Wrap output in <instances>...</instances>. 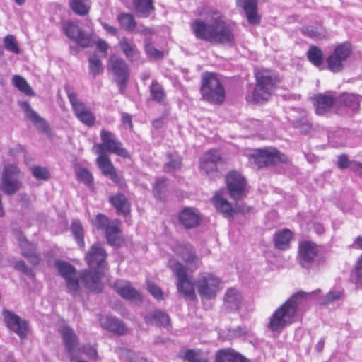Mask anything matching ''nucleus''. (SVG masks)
I'll list each match as a JSON object with an SVG mask.
<instances>
[{
  "instance_id": "33",
  "label": "nucleus",
  "mask_w": 362,
  "mask_h": 362,
  "mask_svg": "<svg viewBox=\"0 0 362 362\" xmlns=\"http://www.w3.org/2000/svg\"><path fill=\"white\" fill-rule=\"evenodd\" d=\"M177 357L188 362H209L207 355L200 350L182 349Z\"/></svg>"
},
{
  "instance_id": "15",
  "label": "nucleus",
  "mask_w": 362,
  "mask_h": 362,
  "mask_svg": "<svg viewBox=\"0 0 362 362\" xmlns=\"http://www.w3.org/2000/svg\"><path fill=\"white\" fill-rule=\"evenodd\" d=\"M103 270L101 269H85L80 274L81 282L90 291L100 292L103 290L101 277L103 275Z\"/></svg>"
},
{
  "instance_id": "37",
  "label": "nucleus",
  "mask_w": 362,
  "mask_h": 362,
  "mask_svg": "<svg viewBox=\"0 0 362 362\" xmlns=\"http://www.w3.org/2000/svg\"><path fill=\"white\" fill-rule=\"evenodd\" d=\"M109 202L119 214H126L130 211V204L126 197L122 194H117L110 197Z\"/></svg>"
},
{
  "instance_id": "14",
  "label": "nucleus",
  "mask_w": 362,
  "mask_h": 362,
  "mask_svg": "<svg viewBox=\"0 0 362 362\" xmlns=\"http://www.w3.org/2000/svg\"><path fill=\"white\" fill-rule=\"evenodd\" d=\"M55 267L59 274L65 280L69 292L76 294L79 288V282L76 277L75 268L69 263L64 261H57Z\"/></svg>"
},
{
  "instance_id": "17",
  "label": "nucleus",
  "mask_w": 362,
  "mask_h": 362,
  "mask_svg": "<svg viewBox=\"0 0 362 362\" xmlns=\"http://www.w3.org/2000/svg\"><path fill=\"white\" fill-rule=\"evenodd\" d=\"M317 254L318 248L315 243L305 241L299 245L298 261L303 268H310Z\"/></svg>"
},
{
  "instance_id": "11",
  "label": "nucleus",
  "mask_w": 362,
  "mask_h": 362,
  "mask_svg": "<svg viewBox=\"0 0 362 362\" xmlns=\"http://www.w3.org/2000/svg\"><path fill=\"white\" fill-rule=\"evenodd\" d=\"M250 161L259 168H264L288 161L287 156L274 148L260 149L252 155Z\"/></svg>"
},
{
  "instance_id": "41",
  "label": "nucleus",
  "mask_w": 362,
  "mask_h": 362,
  "mask_svg": "<svg viewBox=\"0 0 362 362\" xmlns=\"http://www.w3.org/2000/svg\"><path fill=\"white\" fill-rule=\"evenodd\" d=\"M108 243L111 245H117L120 243L119 238V223L115 220L111 222L110 226L105 232Z\"/></svg>"
},
{
  "instance_id": "35",
  "label": "nucleus",
  "mask_w": 362,
  "mask_h": 362,
  "mask_svg": "<svg viewBox=\"0 0 362 362\" xmlns=\"http://www.w3.org/2000/svg\"><path fill=\"white\" fill-rule=\"evenodd\" d=\"M146 323L154 324L160 326H167L170 324V317L165 313L156 310L144 316Z\"/></svg>"
},
{
  "instance_id": "64",
  "label": "nucleus",
  "mask_w": 362,
  "mask_h": 362,
  "mask_svg": "<svg viewBox=\"0 0 362 362\" xmlns=\"http://www.w3.org/2000/svg\"><path fill=\"white\" fill-rule=\"evenodd\" d=\"M351 162H349L348 157L345 154H342L339 157L337 165L341 169H346L348 167L350 168V163Z\"/></svg>"
},
{
  "instance_id": "46",
  "label": "nucleus",
  "mask_w": 362,
  "mask_h": 362,
  "mask_svg": "<svg viewBox=\"0 0 362 362\" xmlns=\"http://www.w3.org/2000/svg\"><path fill=\"white\" fill-rule=\"evenodd\" d=\"M308 60L315 66H320L323 62L322 51L316 46L310 47L307 52Z\"/></svg>"
},
{
  "instance_id": "47",
  "label": "nucleus",
  "mask_w": 362,
  "mask_h": 362,
  "mask_svg": "<svg viewBox=\"0 0 362 362\" xmlns=\"http://www.w3.org/2000/svg\"><path fill=\"white\" fill-rule=\"evenodd\" d=\"M344 61L335 55L334 53H332L327 58V63L328 69L333 73H339L344 69Z\"/></svg>"
},
{
  "instance_id": "38",
  "label": "nucleus",
  "mask_w": 362,
  "mask_h": 362,
  "mask_svg": "<svg viewBox=\"0 0 362 362\" xmlns=\"http://www.w3.org/2000/svg\"><path fill=\"white\" fill-rule=\"evenodd\" d=\"M213 202L216 209L223 214L225 217L230 218L233 216L235 210L233 209L228 200L218 194H216L213 197Z\"/></svg>"
},
{
  "instance_id": "16",
  "label": "nucleus",
  "mask_w": 362,
  "mask_h": 362,
  "mask_svg": "<svg viewBox=\"0 0 362 362\" xmlns=\"http://www.w3.org/2000/svg\"><path fill=\"white\" fill-rule=\"evenodd\" d=\"M222 162L219 153L216 150H209L200 159V168L211 177L218 176V165Z\"/></svg>"
},
{
  "instance_id": "36",
  "label": "nucleus",
  "mask_w": 362,
  "mask_h": 362,
  "mask_svg": "<svg viewBox=\"0 0 362 362\" xmlns=\"http://www.w3.org/2000/svg\"><path fill=\"white\" fill-rule=\"evenodd\" d=\"M134 6L137 14L148 18L155 11L153 0H134Z\"/></svg>"
},
{
  "instance_id": "32",
  "label": "nucleus",
  "mask_w": 362,
  "mask_h": 362,
  "mask_svg": "<svg viewBox=\"0 0 362 362\" xmlns=\"http://www.w3.org/2000/svg\"><path fill=\"white\" fill-rule=\"evenodd\" d=\"M224 305L230 310L239 309L242 303V296L238 290L230 288L227 290L224 296Z\"/></svg>"
},
{
  "instance_id": "23",
  "label": "nucleus",
  "mask_w": 362,
  "mask_h": 362,
  "mask_svg": "<svg viewBox=\"0 0 362 362\" xmlns=\"http://www.w3.org/2000/svg\"><path fill=\"white\" fill-rule=\"evenodd\" d=\"M16 238L18 241L22 255L26 257L32 264H38L41 257L37 251L36 247L29 243L21 232L17 233Z\"/></svg>"
},
{
  "instance_id": "49",
  "label": "nucleus",
  "mask_w": 362,
  "mask_h": 362,
  "mask_svg": "<svg viewBox=\"0 0 362 362\" xmlns=\"http://www.w3.org/2000/svg\"><path fill=\"white\" fill-rule=\"evenodd\" d=\"M89 72L93 76H96L103 71V64L98 57L95 54H91L88 59Z\"/></svg>"
},
{
  "instance_id": "54",
  "label": "nucleus",
  "mask_w": 362,
  "mask_h": 362,
  "mask_svg": "<svg viewBox=\"0 0 362 362\" xmlns=\"http://www.w3.org/2000/svg\"><path fill=\"white\" fill-rule=\"evenodd\" d=\"M33 175L37 179L40 180H47L50 177L49 170L41 166H35L32 168Z\"/></svg>"
},
{
  "instance_id": "55",
  "label": "nucleus",
  "mask_w": 362,
  "mask_h": 362,
  "mask_svg": "<svg viewBox=\"0 0 362 362\" xmlns=\"http://www.w3.org/2000/svg\"><path fill=\"white\" fill-rule=\"evenodd\" d=\"M170 160L164 166V170L170 172L171 170L177 169L180 168L182 164V159L180 156L173 157L169 155Z\"/></svg>"
},
{
  "instance_id": "62",
  "label": "nucleus",
  "mask_w": 362,
  "mask_h": 362,
  "mask_svg": "<svg viewBox=\"0 0 362 362\" xmlns=\"http://www.w3.org/2000/svg\"><path fill=\"white\" fill-rule=\"evenodd\" d=\"M341 131H338L335 133V134H333L332 136H329V142L333 144V146L336 147L339 146H343L345 145V140L344 139H341L339 141H335V137L341 136L342 134Z\"/></svg>"
},
{
  "instance_id": "59",
  "label": "nucleus",
  "mask_w": 362,
  "mask_h": 362,
  "mask_svg": "<svg viewBox=\"0 0 362 362\" xmlns=\"http://www.w3.org/2000/svg\"><path fill=\"white\" fill-rule=\"evenodd\" d=\"M147 286L148 291L154 298L158 300L163 298V291L158 286L151 282H148Z\"/></svg>"
},
{
  "instance_id": "8",
  "label": "nucleus",
  "mask_w": 362,
  "mask_h": 362,
  "mask_svg": "<svg viewBox=\"0 0 362 362\" xmlns=\"http://www.w3.org/2000/svg\"><path fill=\"white\" fill-rule=\"evenodd\" d=\"M168 267L177 279V291L185 296L190 299H194L196 295L194 284L192 282L190 277L187 275L186 268L181 263L174 259H170L168 262Z\"/></svg>"
},
{
  "instance_id": "51",
  "label": "nucleus",
  "mask_w": 362,
  "mask_h": 362,
  "mask_svg": "<svg viewBox=\"0 0 362 362\" xmlns=\"http://www.w3.org/2000/svg\"><path fill=\"white\" fill-rule=\"evenodd\" d=\"M91 223L98 229L105 232L110 226L111 222H110L109 218L105 214H98L91 220Z\"/></svg>"
},
{
  "instance_id": "44",
  "label": "nucleus",
  "mask_w": 362,
  "mask_h": 362,
  "mask_svg": "<svg viewBox=\"0 0 362 362\" xmlns=\"http://www.w3.org/2000/svg\"><path fill=\"white\" fill-rule=\"evenodd\" d=\"M13 85L22 93L29 96L35 95V93L25 79L19 75H14L12 78Z\"/></svg>"
},
{
  "instance_id": "42",
  "label": "nucleus",
  "mask_w": 362,
  "mask_h": 362,
  "mask_svg": "<svg viewBox=\"0 0 362 362\" xmlns=\"http://www.w3.org/2000/svg\"><path fill=\"white\" fill-rule=\"evenodd\" d=\"M151 99L160 104H163L165 100V93L163 87L158 81H153L150 86Z\"/></svg>"
},
{
  "instance_id": "40",
  "label": "nucleus",
  "mask_w": 362,
  "mask_h": 362,
  "mask_svg": "<svg viewBox=\"0 0 362 362\" xmlns=\"http://www.w3.org/2000/svg\"><path fill=\"white\" fill-rule=\"evenodd\" d=\"M71 9L78 16H86L88 13L90 8V0H69Z\"/></svg>"
},
{
  "instance_id": "61",
  "label": "nucleus",
  "mask_w": 362,
  "mask_h": 362,
  "mask_svg": "<svg viewBox=\"0 0 362 362\" xmlns=\"http://www.w3.org/2000/svg\"><path fill=\"white\" fill-rule=\"evenodd\" d=\"M341 294L339 291H330L325 297L323 303H329L339 299Z\"/></svg>"
},
{
  "instance_id": "60",
  "label": "nucleus",
  "mask_w": 362,
  "mask_h": 362,
  "mask_svg": "<svg viewBox=\"0 0 362 362\" xmlns=\"http://www.w3.org/2000/svg\"><path fill=\"white\" fill-rule=\"evenodd\" d=\"M303 33L308 36L315 39H321L324 37L323 33H321L317 28L311 26L303 28Z\"/></svg>"
},
{
  "instance_id": "53",
  "label": "nucleus",
  "mask_w": 362,
  "mask_h": 362,
  "mask_svg": "<svg viewBox=\"0 0 362 362\" xmlns=\"http://www.w3.org/2000/svg\"><path fill=\"white\" fill-rule=\"evenodd\" d=\"M293 126L298 129L303 134H308L312 129L311 124L305 117H300L294 120Z\"/></svg>"
},
{
  "instance_id": "63",
  "label": "nucleus",
  "mask_w": 362,
  "mask_h": 362,
  "mask_svg": "<svg viewBox=\"0 0 362 362\" xmlns=\"http://www.w3.org/2000/svg\"><path fill=\"white\" fill-rule=\"evenodd\" d=\"M14 267L16 270L20 271L24 274H30L32 272L31 269L25 263V262L20 260L15 263Z\"/></svg>"
},
{
  "instance_id": "20",
  "label": "nucleus",
  "mask_w": 362,
  "mask_h": 362,
  "mask_svg": "<svg viewBox=\"0 0 362 362\" xmlns=\"http://www.w3.org/2000/svg\"><path fill=\"white\" fill-rule=\"evenodd\" d=\"M176 252L186 263L188 270L190 272H194L199 267L201 264L200 259L191 245L177 246Z\"/></svg>"
},
{
  "instance_id": "28",
  "label": "nucleus",
  "mask_w": 362,
  "mask_h": 362,
  "mask_svg": "<svg viewBox=\"0 0 362 362\" xmlns=\"http://www.w3.org/2000/svg\"><path fill=\"white\" fill-rule=\"evenodd\" d=\"M99 322L104 329L118 334H123L127 331V328L124 323L115 317L103 315L100 317Z\"/></svg>"
},
{
  "instance_id": "3",
  "label": "nucleus",
  "mask_w": 362,
  "mask_h": 362,
  "mask_svg": "<svg viewBox=\"0 0 362 362\" xmlns=\"http://www.w3.org/2000/svg\"><path fill=\"white\" fill-rule=\"evenodd\" d=\"M256 86L252 93V100L259 103L266 101L272 94L279 83L277 75L269 69H260L255 73Z\"/></svg>"
},
{
  "instance_id": "19",
  "label": "nucleus",
  "mask_w": 362,
  "mask_h": 362,
  "mask_svg": "<svg viewBox=\"0 0 362 362\" xmlns=\"http://www.w3.org/2000/svg\"><path fill=\"white\" fill-rule=\"evenodd\" d=\"M106 257L105 250L100 244L95 243L86 254L85 259L90 269L96 268L104 269Z\"/></svg>"
},
{
  "instance_id": "26",
  "label": "nucleus",
  "mask_w": 362,
  "mask_h": 362,
  "mask_svg": "<svg viewBox=\"0 0 362 362\" xmlns=\"http://www.w3.org/2000/svg\"><path fill=\"white\" fill-rule=\"evenodd\" d=\"M20 105L25 113V116L34 124L37 129L42 132L49 131V127L44 118L40 117L26 101L21 102Z\"/></svg>"
},
{
  "instance_id": "13",
  "label": "nucleus",
  "mask_w": 362,
  "mask_h": 362,
  "mask_svg": "<svg viewBox=\"0 0 362 362\" xmlns=\"http://www.w3.org/2000/svg\"><path fill=\"white\" fill-rule=\"evenodd\" d=\"M227 188L230 197L235 200L244 198L247 194V183L245 177L237 171L230 172L226 178Z\"/></svg>"
},
{
  "instance_id": "10",
  "label": "nucleus",
  "mask_w": 362,
  "mask_h": 362,
  "mask_svg": "<svg viewBox=\"0 0 362 362\" xmlns=\"http://www.w3.org/2000/svg\"><path fill=\"white\" fill-rule=\"evenodd\" d=\"M107 69L113 74L120 93H124L129 79V69L127 62L122 58L112 54L110 57Z\"/></svg>"
},
{
  "instance_id": "6",
  "label": "nucleus",
  "mask_w": 362,
  "mask_h": 362,
  "mask_svg": "<svg viewBox=\"0 0 362 362\" xmlns=\"http://www.w3.org/2000/svg\"><path fill=\"white\" fill-rule=\"evenodd\" d=\"M23 173L15 164H7L2 173L1 190L7 195L16 193L22 187Z\"/></svg>"
},
{
  "instance_id": "56",
  "label": "nucleus",
  "mask_w": 362,
  "mask_h": 362,
  "mask_svg": "<svg viewBox=\"0 0 362 362\" xmlns=\"http://www.w3.org/2000/svg\"><path fill=\"white\" fill-rule=\"evenodd\" d=\"M77 178L86 185H90L93 182L91 173L85 168H80L76 172Z\"/></svg>"
},
{
  "instance_id": "52",
  "label": "nucleus",
  "mask_w": 362,
  "mask_h": 362,
  "mask_svg": "<svg viewBox=\"0 0 362 362\" xmlns=\"http://www.w3.org/2000/svg\"><path fill=\"white\" fill-rule=\"evenodd\" d=\"M4 45L6 50L15 54L20 53V49L16 37L12 35H7L4 38Z\"/></svg>"
},
{
  "instance_id": "27",
  "label": "nucleus",
  "mask_w": 362,
  "mask_h": 362,
  "mask_svg": "<svg viewBox=\"0 0 362 362\" xmlns=\"http://www.w3.org/2000/svg\"><path fill=\"white\" fill-rule=\"evenodd\" d=\"M236 4L244 9L250 24L259 23L260 18L257 12V3L256 0H236Z\"/></svg>"
},
{
  "instance_id": "31",
  "label": "nucleus",
  "mask_w": 362,
  "mask_h": 362,
  "mask_svg": "<svg viewBox=\"0 0 362 362\" xmlns=\"http://www.w3.org/2000/svg\"><path fill=\"white\" fill-rule=\"evenodd\" d=\"M362 97L356 93H343L339 96V101L354 113L358 112Z\"/></svg>"
},
{
  "instance_id": "34",
  "label": "nucleus",
  "mask_w": 362,
  "mask_h": 362,
  "mask_svg": "<svg viewBox=\"0 0 362 362\" xmlns=\"http://www.w3.org/2000/svg\"><path fill=\"white\" fill-rule=\"evenodd\" d=\"M293 238V233L289 229H283L276 231L274 235L275 247L281 250H286Z\"/></svg>"
},
{
  "instance_id": "57",
  "label": "nucleus",
  "mask_w": 362,
  "mask_h": 362,
  "mask_svg": "<svg viewBox=\"0 0 362 362\" xmlns=\"http://www.w3.org/2000/svg\"><path fill=\"white\" fill-rule=\"evenodd\" d=\"M165 179L160 178L156 182L155 186L153 189V193L157 199L162 198V192L165 186Z\"/></svg>"
},
{
  "instance_id": "43",
  "label": "nucleus",
  "mask_w": 362,
  "mask_h": 362,
  "mask_svg": "<svg viewBox=\"0 0 362 362\" xmlns=\"http://www.w3.org/2000/svg\"><path fill=\"white\" fill-rule=\"evenodd\" d=\"M353 48L350 42H344L337 45L332 53L346 62L352 54Z\"/></svg>"
},
{
  "instance_id": "48",
  "label": "nucleus",
  "mask_w": 362,
  "mask_h": 362,
  "mask_svg": "<svg viewBox=\"0 0 362 362\" xmlns=\"http://www.w3.org/2000/svg\"><path fill=\"white\" fill-rule=\"evenodd\" d=\"M71 230L78 245L81 247H84L83 229L81 221L79 220L74 221L71 223Z\"/></svg>"
},
{
  "instance_id": "29",
  "label": "nucleus",
  "mask_w": 362,
  "mask_h": 362,
  "mask_svg": "<svg viewBox=\"0 0 362 362\" xmlns=\"http://www.w3.org/2000/svg\"><path fill=\"white\" fill-rule=\"evenodd\" d=\"M60 332L64 340L66 352L69 354L70 359L72 361L74 359L72 352L77 345L76 336L74 330L69 327H63L61 329Z\"/></svg>"
},
{
  "instance_id": "1",
  "label": "nucleus",
  "mask_w": 362,
  "mask_h": 362,
  "mask_svg": "<svg viewBox=\"0 0 362 362\" xmlns=\"http://www.w3.org/2000/svg\"><path fill=\"white\" fill-rule=\"evenodd\" d=\"M191 28L195 37L200 40L221 44H231L234 41L231 25L217 10L208 12L206 22L201 19L194 21L191 23Z\"/></svg>"
},
{
  "instance_id": "58",
  "label": "nucleus",
  "mask_w": 362,
  "mask_h": 362,
  "mask_svg": "<svg viewBox=\"0 0 362 362\" xmlns=\"http://www.w3.org/2000/svg\"><path fill=\"white\" fill-rule=\"evenodd\" d=\"M145 50L147 55L153 59H161L163 57V54L160 51L156 49L150 44L146 45Z\"/></svg>"
},
{
  "instance_id": "50",
  "label": "nucleus",
  "mask_w": 362,
  "mask_h": 362,
  "mask_svg": "<svg viewBox=\"0 0 362 362\" xmlns=\"http://www.w3.org/2000/svg\"><path fill=\"white\" fill-rule=\"evenodd\" d=\"M351 281L357 286L362 285V255L358 259L351 273Z\"/></svg>"
},
{
  "instance_id": "2",
  "label": "nucleus",
  "mask_w": 362,
  "mask_h": 362,
  "mask_svg": "<svg viewBox=\"0 0 362 362\" xmlns=\"http://www.w3.org/2000/svg\"><path fill=\"white\" fill-rule=\"evenodd\" d=\"M310 293L299 291L293 294L281 306L276 310L270 317L268 329L272 332H280L295 321L297 308L302 300Z\"/></svg>"
},
{
  "instance_id": "21",
  "label": "nucleus",
  "mask_w": 362,
  "mask_h": 362,
  "mask_svg": "<svg viewBox=\"0 0 362 362\" xmlns=\"http://www.w3.org/2000/svg\"><path fill=\"white\" fill-rule=\"evenodd\" d=\"M4 321L7 327L16 333L21 338L25 337L28 332V325L18 315L11 311L4 310L3 312Z\"/></svg>"
},
{
  "instance_id": "24",
  "label": "nucleus",
  "mask_w": 362,
  "mask_h": 362,
  "mask_svg": "<svg viewBox=\"0 0 362 362\" xmlns=\"http://www.w3.org/2000/svg\"><path fill=\"white\" fill-rule=\"evenodd\" d=\"M313 99L315 111L317 115L327 114L336 102V98L332 95L331 92L316 94Z\"/></svg>"
},
{
  "instance_id": "45",
  "label": "nucleus",
  "mask_w": 362,
  "mask_h": 362,
  "mask_svg": "<svg viewBox=\"0 0 362 362\" xmlns=\"http://www.w3.org/2000/svg\"><path fill=\"white\" fill-rule=\"evenodd\" d=\"M121 27L127 31H132L136 27V23L134 16L130 13H122L117 17Z\"/></svg>"
},
{
  "instance_id": "22",
  "label": "nucleus",
  "mask_w": 362,
  "mask_h": 362,
  "mask_svg": "<svg viewBox=\"0 0 362 362\" xmlns=\"http://www.w3.org/2000/svg\"><path fill=\"white\" fill-rule=\"evenodd\" d=\"M98 155V156L96 159V162L103 174L105 176L109 177L114 182L117 183L119 186L124 185V179L117 173L116 170L109 157L103 153Z\"/></svg>"
},
{
  "instance_id": "4",
  "label": "nucleus",
  "mask_w": 362,
  "mask_h": 362,
  "mask_svg": "<svg viewBox=\"0 0 362 362\" xmlns=\"http://www.w3.org/2000/svg\"><path fill=\"white\" fill-rule=\"evenodd\" d=\"M201 93L209 103L220 104L225 100V90L215 74L206 73L202 76Z\"/></svg>"
},
{
  "instance_id": "12",
  "label": "nucleus",
  "mask_w": 362,
  "mask_h": 362,
  "mask_svg": "<svg viewBox=\"0 0 362 362\" xmlns=\"http://www.w3.org/2000/svg\"><path fill=\"white\" fill-rule=\"evenodd\" d=\"M63 33L67 37L82 47L86 48L94 43L92 35L84 32L76 23L66 21L62 23Z\"/></svg>"
},
{
  "instance_id": "5",
  "label": "nucleus",
  "mask_w": 362,
  "mask_h": 362,
  "mask_svg": "<svg viewBox=\"0 0 362 362\" xmlns=\"http://www.w3.org/2000/svg\"><path fill=\"white\" fill-rule=\"evenodd\" d=\"M194 284L202 300L214 298L221 289V279L209 272L199 273Z\"/></svg>"
},
{
  "instance_id": "25",
  "label": "nucleus",
  "mask_w": 362,
  "mask_h": 362,
  "mask_svg": "<svg viewBox=\"0 0 362 362\" xmlns=\"http://www.w3.org/2000/svg\"><path fill=\"white\" fill-rule=\"evenodd\" d=\"M200 215L193 208L183 209L178 215L179 223L186 229L195 228L199 225Z\"/></svg>"
},
{
  "instance_id": "18",
  "label": "nucleus",
  "mask_w": 362,
  "mask_h": 362,
  "mask_svg": "<svg viewBox=\"0 0 362 362\" xmlns=\"http://www.w3.org/2000/svg\"><path fill=\"white\" fill-rule=\"evenodd\" d=\"M114 287L116 292L124 299L135 304L141 303V294L133 287L131 282L119 279L115 283Z\"/></svg>"
},
{
  "instance_id": "39",
  "label": "nucleus",
  "mask_w": 362,
  "mask_h": 362,
  "mask_svg": "<svg viewBox=\"0 0 362 362\" xmlns=\"http://www.w3.org/2000/svg\"><path fill=\"white\" fill-rule=\"evenodd\" d=\"M119 45L129 60H134L139 57V52L136 49L135 44L127 38H122L119 41Z\"/></svg>"
},
{
  "instance_id": "7",
  "label": "nucleus",
  "mask_w": 362,
  "mask_h": 362,
  "mask_svg": "<svg viewBox=\"0 0 362 362\" xmlns=\"http://www.w3.org/2000/svg\"><path fill=\"white\" fill-rule=\"evenodd\" d=\"M101 143L95 144L93 149L96 154L115 153L123 158H128L127 151L122 148L121 142L116 139L114 134L105 129L100 132Z\"/></svg>"
},
{
  "instance_id": "30",
  "label": "nucleus",
  "mask_w": 362,
  "mask_h": 362,
  "mask_svg": "<svg viewBox=\"0 0 362 362\" xmlns=\"http://www.w3.org/2000/svg\"><path fill=\"white\" fill-rule=\"evenodd\" d=\"M216 362H249V360L232 349L217 351Z\"/></svg>"
},
{
  "instance_id": "9",
  "label": "nucleus",
  "mask_w": 362,
  "mask_h": 362,
  "mask_svg": "<svg viewBox=\"0 0 362 362\" xmlns=\"http://www.w3.org/2000/svg\"><path fill=\"white\" fill-rule=\"evenodd\" d=\"M64 88L76 117L84 125L89 127H93L95 122V117L93 113L82 101L78 99L77 95L69 86H66Z\"/></svg>"
}]
</instances>
